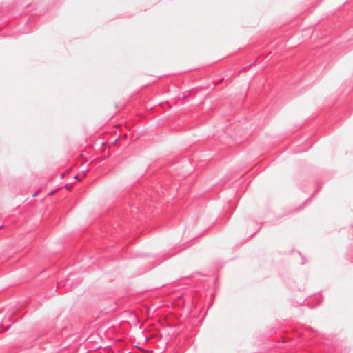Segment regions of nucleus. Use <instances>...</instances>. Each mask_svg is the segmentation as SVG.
<instances>
[{
  "instance_id": "obj_1",
  "label": "nucleus",
  "mask_w": 353,
  "mask_h": 353,
  "mask_svg": "<svg viewBox=\"0 0 353 353\" xmlns=\"http://www.w3.org/2000/svg\"><path fill=\"white\" fill-rule=\"evenodd\" d=\"M41 190H42V188H41L39 191L33 193L32 194V197H35L37 195L38 192H40Z\"/></svg>"
},
{
  "instance_id": "obj_2",
  "label": "nucleus",
  "mask_w": 353,
  "mask_h": 353,
  "mask_svg": "<svg viewBox=\"0 0 353 353\" xmlns=\"http://www.w3.org/2000/svg\"><path fill=\"white\" fill-rule=\"evenodd\" d=\"M3 225H0V229L3 228Z\"/></svg>"
}]
</instances>
